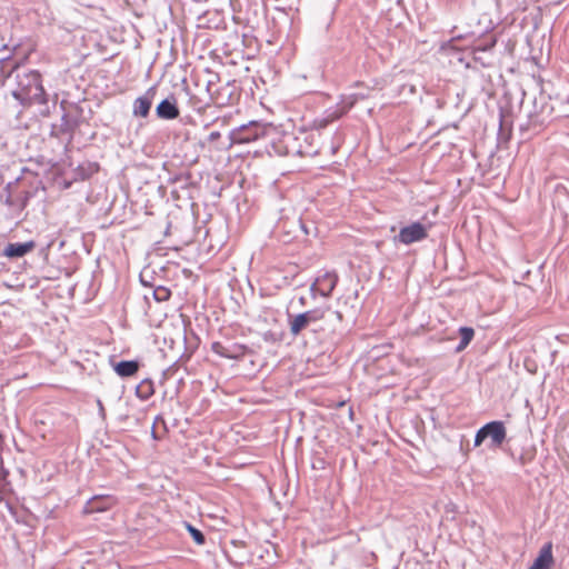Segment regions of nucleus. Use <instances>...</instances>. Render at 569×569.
Segmentation results:
<instances>
[{"label":"nucleus","instance_id":"nucleus-34","mask_svg":"<svg viewBox=\"0 0 569 569\" xmlns=\"http://www.w3.org/2000/svg\"><path fill=\"white\" fill-rule=\"evenodd\" d=\"M310 296L312 299H316L317 296H320V284L318 282V279L316 278L315 281L310 286Z\"/></svg>","mask_w":569,"mask_h":569},{"label":"nucleus","instance_id":"nucleus-5","mask_svg":"<svg viewBox=\"0 0 569 569\" xmlns=\"http://www.w3.org/2000/svg\"><path fill=\"white\" fill-rule=\"evenodd\" d=\"M61 108L63 109L61 122L59 126H52L50 134L57 138L67 136L63 150L68 152L76 130L84 122L86 118L81 103L62 101Z\"/></svg>","mask_w":569,"mask_h":569},{"label":"nucleus","instance_id":"nucleus-30","mask_svg":"<svg viewBox=\"0 0 569 569\" xmlns=\"http://www.w3.org/2000/svg\"><path fill=\"white\" fill-rule=\"evenodd\" d=\"M510 133V127L508 126L505 119V110L500 108L499 110V137H508Z\"/></svg>","mask_w":569,"mask_h":569},{"label":"nucleus","instance_id":"nucleus-16","mask_svg":"<svg viewBox=\"0 0 569 569\" xmlns=\"http://www.w3.org/2000/svg\"><path fill=\"white\" fill-rule=\"evenodd\" d=\"M110 363L114 372L121 378H130L137 375L141 367V362L137 359L120 360L118 362L110 359Z\"/></svg>","mask_w":569,"mask_h":569},{"label":"nucleus","instance_id":"nucleus-14","mask_svg":"<svg viewBox=\"0 0 569 569\" xmlns=\"http://www.w3.org/2000/svg\"><path fill=\"white\" fill-rule=\"evenodd\" d=\"M156 114L162 120H174L180 116L178 101L173 93H170L157 104Z\"/></svg>","mask_w":569,"mask_h":569},{"label":"nucleus","instance_id":"nucleus-37","mask_svg":"<svg viewBox=\"0 0 569 569\" xmlns=\"http://www.w3.org/2000/svg\"><path fill=\"white\" fill-rule=\"evenodd\" d=\"M73 182H76L73 180V177L71 178V180H63L62 188L63 189H69L72 186Z\"/></svg>","mask_w":569,"mask_h":569},{"label":"nucleus","instance_id":"nucleus-7","mask_svg":"<svg viewBox=\"0 0 569 569\" xmlns=\"http://www.w3.org/2000/svg\"><path fill=\"white\" fill-rule=\"evenodd\" d=\"M16 193L19 204V213H21L29 204V201L37 197L39 191L44 192L46 187L38 173L24 169L22 176L13 180Z\"/></svg>","mask_w":569,"mask_h":569},{"label":"nucleus","instance_id":"nucleus-40","mask_svg":"<svg viewBox=\"0 0 569 569\" xmlns=\"http://www.w3.org/2000/svg\"><path fill=\"white\" fill-rule=\"evenodd\" d=\"M49 248H50V244H48L47 247L41 248V250H40V254H42V256L47 257V256H48Z\"/></svg>","mask_w":569,"mask_h":569},{"label":"nucleus","instance_id":"nucleus-32","mask_svg":"<svg viewBox=\"0 0 569 569\" xmlns=\"http://www.w3.org/2000/svg\"><path fill=\"white\" fill-rule=\"evenodd\" d=\"M345 110L342 109H328L326 112H325V116L326 118L329 120V122H333L338 119H340L343 114H345Z\"/></svg>","mask_w":569,"mask_h":569},{"label":"nucleus","instance_id":"nucleus-35","mask_svg":"<svg viewBox=\"0 0 569 569\" xmlns=\"http://www.w3.org/2000/svg\"><path fill=\"white\" fill-rule=\"evenodd\" d=\"M221 138V133L219 131H212L209 133L207 140L210 143L217 142Z\"/></svg>","mask_w":569,"mask_h":569},{"label":"nucleus","instance_id":"nucleus-25","mask_svg":"<svg viewBox=\"0 0 569 569\" xmlns=\"http://www.w3.org/2000/svg\"><path fill=\"white\" fill-rule=\"evenodd\" d=\"M154 393L153 381L146 378L140 381V383L136 387V396L142 400H148Z\"/></svg>","mask_w":569,"mask_h":569},{"label":"nucleus","instance_id":"nucleus-33","mask_svg":"<svg viewBox=\"0 0 569 569\" xmlns=\"http://www.w3.org/2000/svg\"><path fill=\"white\" fill-rule=\"evenodd\" d=\"M313 124H315V127H316V128H318V129H323V128H326L327 126H329V124H330V122H329V120L326 118V116L323 114V116H321V117L316 118V119H315V121H313Z\"/></svg>","mask_w":569,"mask_h":569},{"label":"nucleus","instance_id":"nucleus-6","mask_svg":"<svg viewBox=\"0 0 569 569\" xmlns=\"http://www.w3.org/2000/svg\"><path fill=\"white\" fill-rule=\"evenodd\" d=\"M550 100V96H547L543 91L535 97L533 109L528 114L527 122L520 126L522 132H529V137L538 134L555 120V108Z\"/></svg>","mask_w":569,"mask_h":569},{"label":"nucleus","instance_id":"nucleus-15","mask_svg":"<svg viewBox=\"0 0 569 569\" xmlns=\"http://www.w3.org/2000/svg\"><path fill=\"white\" fill-rule=\"evenodd\" d=\"M36 242L33 240H29L26 242H9L3 248L1 256L7 257L9 259H18L24 257L27 253L31 252L36 248Z\"/></svg>","mask_w":569,"mask_h":569},{"label":"nucleus","instance_id":"nucleus-2","mask_svg":"<svg viewBox=\"0 0 569 569\" xmlns=\"http://www.w3.org/2000/svg\"><path fill=\"white\" fill-rule=\"evenodd\" d=\"M289 331L292 337H299L303 331L321 333L323 338L341 331L343 315L329 306L317 307L300 313L287 312Z\"/></svg>","mask_w":569,"mask_h":569},{"label":"nucleus","instance_id":"nucleus-22","mask_svg":"<svg viewBox=\"0 0 569 569\" xmlns=\"http://www.w3.org/2000/svg\"><path fill=\"white\" fill-rule=\"evenodd\" d=\"M533 563L541 569H550L553 563L552 556V542H546L540 551L538 557L535 559Z\"/></svg>","mask_w":569,"mask_h":569},{"label":"nucleus","instance_id":"nucleus-12","mask_svg":"<svg viewBox=\"0 0 569 569\" xmlns=\"http://www.w3.org/2000/svg\"><path fill=\"white\" fill-rule=\"evenodd\" d=\"M117 502L118 499L112 495H97L86 502L82 511L86 515L103 512L114 507Z\"/></svg>","mask_w":569,"mask_h":569},{"label":"nucleus","instance_id":"nucleus-39","mask_svg":"<svg viewBox=\"0 0 569 569\" xmlns=\"http://www.w3.org/2000/svg\"><path fill=\"white\" fill-rule=\"evenodd\" d=\"M97 403H98V407H99V413H100L101 416H104V412H106V411H104V407H103V405H102L101 400H99V399H98Z\"/></svg>","mask_w":569,"mask_h":569},{"label":"nucleus","instance_id":"nucleus-21","mask_svg":"<svg viewBox=\"0 0 569 569\" xmlns=\"http://www.w3.org/2000/svg\"><path fill=\"white\" fill-rule=\"evenodd\" d=\"M16 183L8 182L0 191V201L13 211L19 213V204L16 193Z\"/></svg>","mask_w":569,"mask_h":569},{"label":"nucleus","instance_id":"nucleus-9","mask_svg":"<svg viewBox=\"0 0 569 569\" xmlns=\"http://www.w3.org/2000/svg\"><path fill=\"white\" fill-rule=\"evenodd\" d=\"M506 439L507 429L505 422L501 420H492L485 423L477 430L475 435L473 447L477 448L481 446L486 440H489L487 448L489 450H496L501 448Z\"/></svg>","mask_w":569,"mask_h":569},{"label":"nucleus","instance_id":"nucleus-3","mask_svg":"<svg viewBox=\"0 0 569 569\" xmlns=\"http://www.w3.org/2000/svg\"><path fill=\"white\" fill-rule=\"evenodd\" d=\"M272 133L271 149L278 156L310 157L318 153L313 146L315 134L305 129L284 130L280 127L270 129Z\"/></svg>","mask_w":569,"mask_h":569},{"label":"nucleus","instance_id":"nucleus-45","mask_svg":"<svg viewBox=\"0 0 569 569\" xmlns=\"http://www.w3.org/2000/svg\"><path fill=\"white\" fill-rule=\"evenodd\" d=\"M144 300L148 302L149 301V295L148 293H144L143 296Z\"/></svg>","mask_w":569,"mask_h":569},{"label":"nucleus","instance_id":"nucleus-24","mask_svg":"<svg viewBox=\"0 0 569 569\" xmlns=\"http://www.w3.org/2000/svg\"><path fill=\"white\" fill-rule=\"evenodd\" d=\"M170 182L177 186L176 189L172 190L173 196H178V189L188 190L193 186L192 174L190 172H182L170 178Z\"/></svg>","mask_w":569,"mask_h":569},{"label":"nucleus","instance_id":"nucleus-23","mask_svg":"<svg viewBox=\"0 0 569 569\" xmlns=\"http://www.w3.org/2000/svg\"><path fill=\"white\" fill-rule=\"evenodd\" d=\"M458 333L460 337V342L455 348V352L457 353L462 352L473 340L475 329L471 327L463 326L458 329Z\"/></svg>","mask_w":569,"mask_h":569},{"label":"nucleus","instance_id":"nucleus-42","mask_svg":"<svg viewBox=\"0 0 569 569\" xmlns=\"http://www.w3.org/2000/svg\"><path fill=\"white\" fill-rule=\"evenodd\" d=\"M299 302H300L302 306H305V305H306V302H307V301H306V298H305V297H300V298H299Z\"/></svg>","mask_w":569,"mask_h":569},{"label":"nucleus","instance_id":"nucleus-38","mask_svg":"<svg viewBox=\"0 0 569 569\" xmlns=\"http://www.w3.org/2000/svg\"><path fill=\"white\" fill-rule=\"evenodd\" d=\"M151 437L154 439V440H158L159 439V436L157 435V431H156V421L153 422L152 427H151Z\"/></svg>","mask_w":569,"mask_h":569},{"label":"nucleus","instance_id":"nucleus-17","mask_svg":"<svg viewBox=\"0 0 569 569\" xmlns=\"http://www.w3.org/2000/svg\"><path fill=\"white\" fill-rule=\"evenodd\" d=\"M100 169V166L96 161H83L79 163L73 170L72 176L74 181L89 180Z\"/></svg>","mask_w":569,"mask_h":569},{"label":"nucleus","instance_id":"nucleus-36","mask_svg":"<svg viewBox=\"0 0 569 569\" xmlns=\"http://www.w3.org/2000/svg\"><path fill=\"white\" fill-rule=\"evenodd\" d=\"M140 282L142 286L150 288V284H154L152 281L146 278V271L140 273Z\"/></svg>","mask_w":569,"mask_h":569},{"label":"nucleus","instance_id":"nucleus-29","mask_svg":"<svg viewBox=\"0 0 569 569\" xmlns=\"http://www.w3.org/2000/svg\"><path fill=\"white\" fill-rule=\"evenodd\" d=\"M171 297V291L164 286H156L154 288V301L164 302Z\"/></svg>","mask_w":569,"mask_h":569},{"label":"nucleus","instance_id":"nucleus-41","mask_svg":"<svg viewBox=\"0 0 569 569\" xmlns=\"http://www.w3.org/2000/svg\"><path fill=\"white\" fill-rule=\"evenodd\" d=\"M154 288H156V284H150V288H149V289H151L150 295H151V297H152L153 299H154Z\"/></svg>","mask_w":569,"mask_h":569},{"label":"nucleus","instance_id":"nucleus-18","mask_svg":"<svg viewBox=\"0 0 569 569\" xmlns=\"http://www.w3.org/2000/svg\"><path fill=\"white\" fill-rule=\"evenodd\" d=\"M470 37L473 38L470 49H476L480 51H489L493 52V49L497 44V34L495 33H487V34H480L479 37H473V33L470 34Z\"/></svg>","mask_w":569,"mask_h":569},{"label":"nucleus","instance_id":"nucleus-20","mask_svg":"<svg viewBox=\"0 0 569 569\" xmlns=\"http://www.w3.org/2000/svg\"><path fill=\"white\" fill-rule=\"evenodd\" d=\"M317 279L320 284V296L325 298L331 296L339 280L338 274L330 271L317 277Z\"/></svg>","mask_w":569,"mask_h":569},{"label":"nucleus","instance_id":"nucleus-8","mask_svg":"<svg viewBox=\"0 0 569 569\" xmlns=\"http://www.w3.org/2000/svg\"><path fill=\"white\" fill-rule=\"evenodd\" d=\"M209 74L210 79L206 82V92L213 104L224 107L238 100L240 93L236 81H227L224 84L218 86L219 76L213 72H209Z\"/></svg>","mask_w":569,"mask_h":569},{"label":"nucleus","instance_id":"nucleus-44","mask_svg":"<svg viewBox=\"0 0 569 569\" xmlns=\"http://www.w3.org/2000/svg\"><path fill=\"white\" fill-rule=\"evenodd\" d=\"M529 569H541V568H539L535 563H532L531 567H529Z\"/></svg>","mask_w":569,"mask_h":569},{"label":"nucleus","instance_id":"nucleus-43","mask_svg":"<svg viewBox=\"0 0 569 569\" xmlns=\"http://www.w3.org/2000/svg\"><path fill=\"white\" fill-rule=\"evenodd\" d=\"M2 445H3V436H2V433L0 432V449L2 448Z\"/></svg>","mask_w":569,"mask_h":569},{"label":"nucleus","instance_id":"nucleus-13","mask_svg":"<svg viewBox=\"0 0 569 569\" xmlns=\"http://www.w3.org/2000/svg\"><path fill=\"white\" fill-rule=\"evenodd\" d=\"M158 87L157 84L151 86L146 90V92L138 97L133 102V116L147 118L150 113V109L152 102L157 96Z\"/></svg>","mask_w":569,"mask_h":569},{"label":"nucleus","instance_id":"nucleus-27","mask_svg":"<svg viewBox=\"0 0 569 569\" xmlns=\"http://www.w3.org/2000/svg\"><path fill=\"white\" fill-rule=\"evenodd\" d=\"M183 526L196 545L203 546L206 543V536L200 529L196 528L194 526L187 521H183Z\"/></svg>","mask_w":569,"mask_h":569},{"label":"nucleus","instance_id":"nucleus-4","mask_svg":"<svg viewBox=\"0 0 569 569\" xmlns=\"http://www.w3.org/2000/svg\"><path fill=\"white\" fill-rule=\"evenodd\" d=\"M274 128L276 126L271 123H261L259 121H250L246 124H241L229 131L226 140L217 146V150H229L236 144L250 143L260 138L267 139L268 143L271 146L273 132L270 129Z\"/></svg>","mask_w":569,"mask_h":569},{"label":"nucleus","instance_id":"nucleus-26","mask_svg":"<svg viewBox=\"0 0 569 569\" xmlns=\"http://www.w3.org/2000/svg\"><path fill=\"white\" fill-rule=\"evenodd\" d=\"M184 90H186V93L189 96V104L193 110L202 111L206 107H208L210 104L211 100H209L208 96L204 99V98L198 97L196 94H192L188 87H184Z\"/></svg>","mask_w":569,"mask_h":569},{"label":"nucleus","instance_id":"nucleus-31","mask_svg":"<svg viewBox=\"0 0 569 569\" xmlns=\"http://www.w3.org/2000/svg\"><path fill=\"white\" fill-rule=\"evenodd\" d=\"M283 333L268 330L262 333V339L269 343H279L282 340Z\"/></svg>","mask_w":569,"mask_h":569},{"label":"nucleus","instance_id":"nucleus-19","mask_svg":"<svg viewBox=\"0 0 569 569\" xmlns=\"http://www.w3.org/2000/svg\"><path fill=\"white\" fill-rule=\"evenodd\" d=\"M470 56L472 59V63L475 66H472L471 62H468L467 63L468 68H476L477 66H480L482 68L493 67V63H495L493 52H489V51L485 52V51H480V50H476V49H470Z\"/></svg>","mask_w":569,"mask_h":569},{"label":"nucleus","instance_id":"nucleus-11","mask_svg":"<svg viewBox=\"0 0 569 569\" xmlns=\"http://www.w3.org/2000/svg\"><path fill=\"white\" fill-rule=\"evenodd\" d=\"M211 350L213 353L232 360H241L246 355L252 353V350L242 343L238 342H220L214 341L211 345Z\"/></svg>","mask_w":569,"mask_h":569},{"label":"nucleus","instance_id":"nucleus-1","mask_svg":"<svg viewBox=\"0 0 569 569\" xmlns=\"http://www.w3.org/2000/svg\"><path fill=\"white\" fill-rule=\"evenodd\" d=\"M14 74L16 87L12 89V97L22 106L32 104L48 108L49 94L43 87L42 74L38 70L19 68L10 59L0 60V81Z\"/></svg>","mask_w":569,"mask_h":569},{"label":"nucleus","instance_id":"nucleus-10","mask_svg":"<svg viewBox=\"0 0 569 569\" xmlns=\"http://www.w3.org/2000/svg\"><path fill=\"white\" fill-rule=\"evenodd\" d=\"M428 237V228L419 221L412 222L400 229L399 233L393 237L395 243L406 246L422 241Z\"/></svg>","mask_w":569,"mask_h":569},{"label":"nucleus","instance_id":"nucleus-28","mask_svg":"<svg viewBox=\"0 0 569 569\" xmlns=\"http://www.w3.org/2000/svg\"><path fill=\"white\" fill-rule=\"evenodd\" d=\"M537 455V449L535 446L522 448L520 456L518 457L517 461L520 466H527L531 463Z\"/></svg>","mask_w":569,"mask_h":569}]
</instances>
